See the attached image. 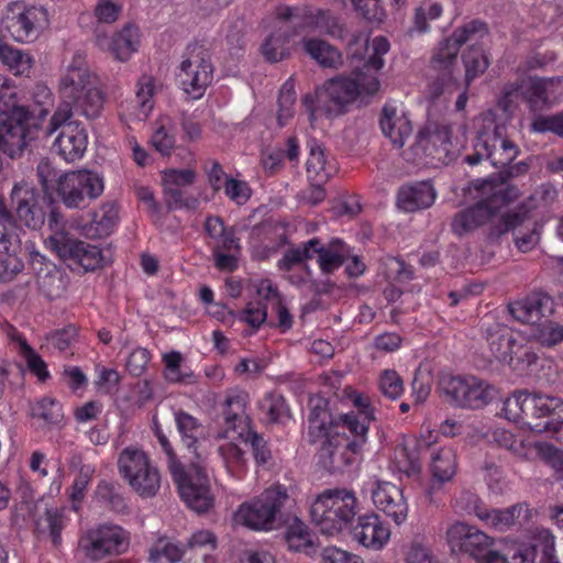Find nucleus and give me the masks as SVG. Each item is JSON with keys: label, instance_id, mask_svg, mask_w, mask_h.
Here are the masks:
<instances>
[{"label": "nucleus", "instance_id": "nucleus-1", "mask_svg": "<svg viewBox=\"0 0 563 563\" xmlns=\"http://www.w3.org/2000/svg\"><path fill=\"white\" fill-rule=\"evenodd\" d=\"M390 44L384 36H376L371 42V53L362 68L353 71L354 77H335L316 89L314 95L307 93L302 103L310 112V119L318 114L327 118L339 117L346 112L358 96H372L379 90L380 82L377 71L384 67V55L389 52Z\"/></svg>", "mask_w": 563, "mask_h": 563}, {"label": "nucleus", "instance_id": "nucleus-2", "mask_svg": "<svg viewBox=\"0 0 563 563\" xmlns=\"http://www.w3.org/2000/svg\"><path fill=\"white\" fill-rule=\"evenodd\" d=\"M59 93L60 103L49 120L48 134L73 118L91 120L101 114L106 96L99 88L97 76L88 68L84 54H74L60 78Z\"/></svg>", "mask_w": 563, "mask_h": 563}, {"label": "nucleus", "instance_id": "nucleus-3", "mask_svg": "<svg viewBox=\"0 0 563 563\" xmlns=\"http://www.w3.org/2000/svg\"><path fill=\"white\" fill-rule=\"evenodd\" d=\"M15 96L8 79L0 76V151L12 159L23 155L41 126V117L18 106Z\"/></svg>", "mask_w": 563, "mask_h": 563}, {"label": "nucleus", "instance_id": "nucleus-4", "mask_svg": "<svg viewBox=\"0 0 563 563\" xmlns=\"http://www.w3.org/2000/svg\"><path fill=\"white\" fill-rule=\"evenodd\" d=\"M292 503L288 488L274 484L243 503L235 512V521L255 531L277 530L290 521L287 508Z\"/></svg>", "mask_w": 563, "mask_h": 563}, {"label": "nucleus", "instance_id": "nucleus-5", "mask_svg": "<svg viewBox=\"0 0 563 563\" xmlns=\"http://www.w3.org/2000/svg\"><path fill=\"white\" fill-rule=\"evenodd\" d=\"M474 187L482 192L483 198L454 216L451 227L459 236L482 227L500 208L514 202L520 196L516 186L495 184L493 179L475 180Z\"/></svg>", "mask_w": 563, "mask_h": 563}, {"label": "nucleus", "instance_id": "nucleus-6", "mask_svg": "<svg viewBox=\"0 0 563 563\" xmlns=\"http://www.w3.org/2000/svg\"><path fill=\"white\" fill-rule=\"evenodd\" d=\"M368 427L361 423L354 413H345L343 430L338 437L323 442L319 451V463L329 473L344 471L362 454L367 440Z\"/></svg>", "mask_w": 563, "mask_h": 563}, {"label": "nucleus", "instance_id": "nucleus-7", "mask_svg": "<svg viewBox=\"0 0 563 563\" xmlns=\"http://www.w3.org/2000/svg\"><path fill=\"white\" fill-rule=\"evenodd\" d=\"M357 500L346 489H325L317 496L310 508L312 522L324 534L334 536L351 529L356 516Z\"/></svg>", "mask_w": 563, "mask_h": 563}, {"label": "nucleus", "instance_id": "nucleus-8", "mask_svg": "<svg viewBox=\"0 0 563 563\" xmlns=\"http://www.w3.org/2000/svg\"><path fill=\"white\" fill-rule=\"evenodd\" d=\"M0 216L12 221L20 231L25 228L40 231L46 220L43 197L38 189L25 180L15 181L9 192V203L0 194Z\"/></svg>", "mask_w": 563, "mask_h": 563}, {"label": "nucleus", "instance_id": "nucleus-9", "mask_svg": "<svg viewBox=\"0 0 563 563\" xmlns=\"http://www.w3.org/2000/svg\"><path fill=\"white\" fill-rule=\"evenodd\" d=\"M451 135L452 129L448 123L428 121L410 147L408 161L432 167L448 165L455 157Z\"/></svg>", "mask_w": 563, "mask_h": 563}, {"label": "nucleus", "instance_id": "nucleus-10", "mask_svg": "<svg viewBox=\"0 0 563 563\" xmlns=\"http://www.w3.org/2000/svg\"><path fill=\"white\" fill-rule=\"evenodd\" d=\"M445 534L452 551L468 554L477 563H509L510 558L493 549L494 539L475 527L456 521Z\"/></svg>", "mask_w": 563, "mask_h": 563}, {"label": "nucleus", "instance_id": "nucleus-11", "mask_svg": "<svg viewBox=\"0 0 563 563\" xmlns=\"http://www.w3.org/2000/svg\"><path fill=\"white\" fill-rule=\"evenodd\" d=\"M118 468L133 490L141 497H154L161 487V474L146 453L136 448H125L119 455Z\"/></svg>", "mask_w": 563, "mask_h": 563}, {"label": "nucleus", "instance_id": "nucleus-12", "mask_svg": "<svg viewBox=\"0 0 563 563\" xmlns=\"http://www.w3.org/2000/svg\"><path fill=\"white\" fill-rule=\"evenodd\" d=\"M176 76L190 98H201L213 79V66L208 49L198 43L187 45Z\"/></svg>", "mask_w": 563, "mask_h": 563}, {"label": "nucleus", "instance_id": "nucleus-13", "mask_svg": "<svg viewBox=\"0 0 563 563\" xmlns=\"http://www.w3.org/2000/svg\"><path fill=\"white\" fill-rule=\"evenodd\" d=\"M439 385L446 399L462 408L481 409L497 395L493 385L475 376L445 375L441 377Z\"/></svg>", "mask_w": 563, "mask_h": 563}, {"label": "nucleus", "instance_id": "nucleus-14", "mask_svg": "<svg viewBox=\"0 0 563 563\" xmlns=\"http://www.w3.org/2000/svg\"><path fill=\"white\" fill-rule=\"evenodd\" d=\"M45 245L53 251L71 271L82 269L84 273L103 266L102 251L85 241L57 232L45 240Z\"/></svg>", "mask_w": 563, "mask_h": 563}, {"label": "nucleus", "instance_id": "nucleus-15", "mask_svg": "<svg viewBox=\"0 0 563 563\" xmlns=\"http://www.w3.org/2000/svg\"><path fill=\"white\" fill-rule=\"evenodd\" d=\"M104 189L102 177L91 170L66 173L57 179V195L67 208H82Z\"/></svg>", "mask_w": 563, "mask_h": 563}, {"label": "nucleus", "instance_id": "nucleus-16", "mask_svg": "<svg viewBox=\"0 0 563 563\" xmlns=\"http://www.w3.org/2000/svg\"><path fill=\"white\" fill-rule=\"evenodd\" d=\"M170 474L177 484L181 499L190 509L198 514L209 511L213 506L214 497L202 466L192 463L189 471H185L183 465L172 466Z\"/></svg>", "mask_w": 563, "mask_h": 563}, {"label": "nucleus", "instance_id": "nucleus-17", "mask_svg": "<svg viewBox=\"0 0 563 563\" xmlns=\"http://www.w3.org/2000/svg\"><path fill=\"white\" fill-rule=\"evenodd\" d=\"M129 532L119 526L100 525L79 539V550L91 561L120 555L129 548Z\"/></svg>", "mask_w": 563, "mask_h": 563}, {"label": "nucleus", "instance_id": "nucleus-18", "mask_svg": "<svg viewBox=\"0 0 563 563\" xmlns=\"http://www.w3.org/2000/svg\"><path fill=\"white\" fill-rule=\"evenodd\" d=\"M222 415L227 432L236 431L240 438H244L246 442L251 443L255 460L262 464L266 463L271 459V451L264 439L251 430L250 418L245 415V396L228 397Z\"/></svg>", "mask_w": 563, "mask_h": 563}, {"label": "nucleus", "instance_id": "nucleus-19", "mask_svg": "<svg viewBox=\"0 0 563 563\" xmlns=\"http://www.w3.org/2000/svg\"><path fill=\"white\" fill-rule=\"evenodd\" d=\"M26 250L31 267L36 276L38 292L49 301L60 298L68 287L66 273L36 251L33 243L27 244Z\"/></svg>", "mask_w": 563, "mask_h": 563}, {"label": "nucleus", "instance_id": "nucleus-20", "mask_svg": "<svg viewBox=\"0 0 563 563\" xmlns=\"http://www.w3.org/2000/svg\"><path fill=\"white\" fill-rule=\"evenodd\" d=\"M48 22L47 11L43 7L14 3L9 7L3 18L4 27L20 42L30 40L38 27Z\"/></svg>", "mask_w": 563, "mask_h": 563}, {"label": "nucleus", "instance_id": "nucleus-21", "mask_svg": "<svg viewBox=\"0 0 563 563\" xmlns=\"http://www.w3.org/2000/svg\"><path fill=\"white\" fill-rule=\"evenodd\" d=\"M563 422V400L555 396L532 393L529 429L547 433L551 439Z\"/></svg>", "mask_w": 563, "mask_h": 563}, {"label": "nucleus", "instance_id": "nucleus-22", "mask_svg": "<svg viewBox=\"0 0 563 563\" xmlns=\"http://www.w3.org/2000/svg\"><path fill=\"white\" fill-rule=\"evenodd\" d=\"M499 142V146L493 145L494 151L490 150L487 140L483 141L482 148L486 154V157L490 159L492 164L500 168L496 176H492L488 179H493L495 184H504V186H511L507 181L528 172L529 165L525 162H519L515 165L511 163L518 155V148L514 142L509 140H495Z\"/></svg>", "mask_w": 563, "mask_h": 563}, {"label": "nucleus", "instance_id": "nucleus-23", "mask_svg": "<svg viewBox=\"0 0 563 563\" xmlns=\"http://www.w3.org/2000/svg\"><path fill=\"white\" fill-rule=\"evenodd\" d=\"M196 172L190 168L164 172L163 187L168 209H195L198 206L197 198L184 197V188L192 185L196 181Z\"/></svg>", "mask_w": 563, "mask_h": 563}, {"label": "nucleus", "instance_id": "nucleus-24", "mask_svg": "<svg viewBox=\"0 0 563 563\" xmlns=\"http://www.w3.org/2000/svg\"><path fill=\"white\" fill-rule=\"evenodd\" d=\"M553 299L543 291H533L508 306L510 314L531 327L548 319L553 312Z\"/></svg>", "mask_w": 563, "mask_h": 563}, {"label": "nucleus", "instance_id": "nucleus-25", "mask_svg": "<svg viewBox=\"0 0 563 563\" xmlns=\"http://www.w3.org/2000/svg\"><path fill=\"white\" fill-rule=\"evenodd\" d=\"M459 52L460 48L448 38L440 41L434 49L430 59V68L437 73V78L431 86L433 98L440 96L443 87L452 82Z\"/></svg>", "mask_w": 563, "mask_h": 563}, {"label": "nucleus", "instance_id": "nucleus-26", "mask_svg": "<svg viewBox=\"0 0 563 563\" xmlns=\"http://www.w3.org/2000/svg\"><path fill=\"white\" fill-rule=\"evenodd\" d=\"M375 506L390 517L397 525L404 522L408 515V505L402 490L389 482H377L372 490Z\"/></svg>", "mask_w": 563, "mask_h": 563}, {"label": "nucleus", "instance_id": "nucleus-27", "mask_svg": "<svg viewBox=\"0 0 563 563\" xmlns=\"http://www.w3.org/2000/svg\"><path fill=\"white\" fill-rule=\"evenodd\" d=\"M354 540L365 548L380 549L389 539L390 532L379 517L375 514H367L357 518L356 525H351L347 530Z\"/></svg>", "mask_w": 563, "mask_h": 563}, {"label": "nucleus", "instance_id": "nucleus-28", "mask_svg": "<svg viewBox=\"0 0 563 563\" xmlns=\"http://www.w3.org/2000/svg\"><path fill=\"white\" fill-rule=\"evenodd\" d=\"M60 133L56 137L53 147L67 162L80 158L87 148V134L77 124V120L62 124Z\"/></svg>", "mask_w": 563, "mask_h": 563}, {"label": "nucleus", "instance_id": "nucleus-29", "mask_svg": "<svg viewBox=\"0 0 563 563\" xmlns=\"http://www.w3.org/2000/svg\"><path fill=\"white\" fill-rule=\"evenodd\" d=\"M435 197L430 181L406 184L398 189L397 207L405 212H415L431 207Z\"/></svg>", "mask_w": 563, "mask_h": 563}, {"label": "nucleus", "instance_id": "nucleus-30", "mask_svg": "<svg viewBox=\"0 0 563 563\" xmlns=\"http://www.w3.org/2000/svg\"><path fill=\"white\" fill-rule=\"evenodd\" d=\"M379 125L384 135L398 148L404 146L406 139L412 133L410 119L391 104H385L382 109Z\"/></svg>", "mask_w": 563, "mask_h": 563}, {"label": "nucleus", "instance_id": "nucleus-31", "mask_svg": "<svg viewBox=\"0 0 563 563\" xmlns=\"http://www.w3.org/2000/svg\"><path fill=\"white\" fill-rule=\"evenodd\" d=\"M308 246L312 247V256L318 255L320 269L324 274L333 273L351 256L350 247L339 239L332 240L328 245H322L319 239L313 238L308 241Z\"/></svg>", "mask_w": 563, "mask_h": 563}, {"label": "nucleus", "instance_id": "nucleus-32", "mask_svg": "<svg viewBox=\"0 0 563 563\" xmlns=\"http://www.w3.org/2000/svg\"><path fill=\"white\" fill-rule=\"evenodd\" d=\"M540 538V543L515 551L509 563H560L554 553V537L544 530Z\"/></svg>", "mask_w": 563, "mask_h": 563}, {"label": "nucleus", "instance_id": "nucleus-33", "mask_svg": "<svg viewBox=\"0 0 563 563\" xmlns=\"http://www.w3.org/2000/svg\"><path fill=\"white\" fill-rule=\"evenodd\" d=\"M96 43L101 48L107 45L118 60L124 62L137 48L139 31L136 26L128 24L109 42L107 36L101 35L97 29Z\"/></svg>", "mask_w": 563, "mask_h": 563}, {"label": "nucleus", "instance_id": "nucleus-34", "mask_svg": "<svg viewBox=\"0 0 563 563\" xmlns=\"http://www.w3.org/2000/svg\"><path fill=\"white\" fill-rule=\"evenodd\" d=\"M119 214L114 203H103L99 210L91 213L90 223L86 224L85 234L90 239H101L110 235L117 224Z\"/></svg>", "mask_w": 563, "mask_h": 563}, {"label": "nucleus", "instance_id": "nucleus-35", "mask_svg": "<svg viewBox=\"0 0 563 563\" xmlns=\"http://www.w3.org/2000/svg\"><path fill=\"white\" fill-rule=\"evenodd\" d=\"M485 338L493 355L500 362L509 360V353L516 341L514 333L507 327L493 322L485 327Z\"/></svg>", "mask_w": 563, "mask_h": 563}, {"label": "nucleus", "instance_id": "nucleus-36", "mask_svg": "<svg viewBox=\"0 0 563 563\" xmlns=\"http://www.w3.org/2000/svg\"><path fill=\"white\" fill-rule=\"evenodd\" d=\"M305 53L323 68H338L342 64L341 53L320 38H302Z\"/></svg>", "mask_w": 563, "mask_h": 563}, {"label": "nucleus", "instance_id": "nucleus-37", "mask_svg": "<svg viewBox=\"0 0 563 563\" xmlns=\"http://www.w3.org/2000/svg\"><path fill=\"white\" fill-rule=\"evenodd\" d=\"M520 511L521 509L517 506L503 510L490 509L482 504H476L474 507L476 517L498 531H505L514 526L519 518Z\"/></svg>", "mask_w": 563, "mask_h": 563}, {"label": "nucleus", "instance_id": "nucleus-38", "mask_svg": "<svg viewBox=\"0 0 563 563\" xmlns=\"http://www.w3.org/2000/svg\"><path fill=\"white\" fill-rule=\"evenodd\" d=\"M532 394L525 390L515 391L506 398L503 407V415L509 421L522 423L529 428Z\"/></svg>", "mask_w": 563, "mask_h": 563}, {"label": "nucleus", "instance_id": "nucleus-39", "mask_svg": "<svg viewBox=\"0 0 563 563\" xmlns=\"http://www.w3.org/2000/svg\"><path fill=\"white\" fill-rule=\"evenodd\" d=\"M553 81L543 79H523V101L529 104L531 111H539L551 104L550 91L553 90Z\"/></svg>", "mask_w": 563, "mask_h": 563}, {"label": "nucleus", "instance_id": "nucleus-40", "mask_svg": "<svg viewBox=\"0 0 563 563\" xmlns=\"http://www.w3.org/2000/svg\"><path fill=\"white\" fill-rule=\"evenodd\" d=\"M30 415L34 419L42 420L43 428L48 430L58 427L64 419L62 405L49 397H44L33 404L30 408Z\"/></svg>", "mask_w": 563, "mask_h": 563}, {"label": "nucleus", "instance_id": "nucleus-41", "mask_svg": "<svg viewBox=\"0 0 563 563\" xmlns=\"http://www.w3.org/2000/svg\"><path fill=\"white\" fill-rule=\"evenodd\" d=\"M306 166L312 181L327 183L335 173V167L327 162L324 150L318 144L311 145Z\"/></svg>", "mask_w": 563, "mask_h": 563}, {"label": "nucleus", "instance_id": "nucleus-42", "mask_svg": "<svg viewBox=\"0 0 563 563\" xmlns=\"http://www.w3.org/2000/svg\"><path fill=\"white\" fill-rule=\"evenodd\" d=\"M462 60L465 68L464 80L467 88L474 79L487 70L489 59L482 47L472 45L462 54Z\"/></svg>", "mask_w": 563, "mask_h": 563}, {"label": "nucleus", "instance_id": "nucleus-43", "mask_svg": "<svg viewBox=\"0 0 563 563\" xmlns=\"http://www.w3.org/2000/svg\"><path fill=\"white\" fill-rule=\"evenodd\" d=\"M456 456L451 449H441L431 457V473L439 485L452 479L456 472Z\"/></svg>", "mask_w": 563, "mask_h": 563}, {"label": "nucleus", "instance_id": "nucleus-44", "mask_svg": "<svg viewBox=\"0 0 563 563\" xmlns=\"http://www.w3.org/2000/svg\"><path fill=\"white\" fill-rule=\"evenodd\" d=\"M290 519L292 521L288 525L285 532V540L289 549L308 552L309 549L313 548L312 533L307 525L296 516L290 517Z\"/></svg>", "mask_w": 563, "mask_h": 563}, {"label": "nucleus", "instance_id": "nucleus-45", "mask_svg": "<svg viewBox=\"0 0 563 563\" xmlns=\"http://www.w3.org/2000/svg\"><path fill=\"white\" fill-rule=\"evenodd\" d=\"M533 209L530 202H522L516 209L503 214L498 224L494 225L490 230V235L499 238L503 234L517 229L522 225L529 218V213Z\"/></svg>", "mask_w": 563, "mask_h": 563}, {"label": "nucleus", "instance_id": "nucleus-46", "mask_svg": "<svg viewBox=\"0 0 563 563\" xmlns=\"http://www.w3.org/2000/svg\"><path fill=\"white\" fill-rule=\"evenodd\" d=\"M175 421L184 444L188 449H194V453L198 456L196 444L203 432V427L195 417L181 410L175 413Z\"/></svg>", "mask_w": 563, "mask_h": 563}, {"label": "nucleus", "instance_id": "nucleus-47", "mask_svg": "<svg viewBox=\"0 0 563 563\" xmlns=\"http://www.w3.org/2000/svg\"><path fill=\"white\" fill-rule=\"evenodd\" d=\"M442 5L438 2L423 1L415 9L412 25L409 27V34L426 33L429 31V22L438 19L442 14Z\"/></svg>", "mask_w": 563, "mask_h": 563}, {"label": "nucleus", "instance_id": "nucleus-48", "mask_svg": "<svg viewBox=\"0 0 563 563\" xmlns=\"http://www.w3.org/2000/svg\"><path fill=\"white\" fill-rule=\"evenodd\" d=\"M530 336L543 346H554L563 341V325L548 318L531 327Z\"/></svg>", "mask_w": 563, "mask_h": 563}, {"label": "nucleus", "instance_id": "nucleus-49", "mask_svg": "<svg viewBox=\"0 0 563 563\" xmlns=\"http://www.w3.org/2000/svg\"><path fill=\"white\" fill-rule=\"evenodd\" d=\"M165 363V378L172 383L195 384L197 377L192 371H181L183 355L177 351H172L163 355Z\"/></svg>", "mask_w": 563, "mask_h": 563}, {"label": "nucleus", "instance_id": "nucleus-50", "mask_svg": "<svg viewBox=\"0 0 563 563\" xmlns=\"http://www.w3.org/2000/svg\"><path fill=\"white\" fill-rule=\"evenodd\" d=\"M64 527L63 512L55 509H46L45 514L35 521V530L40 534L48 533L54 545L60 542V531Z\"/></svg>", "mask_w": 563, "mask_h": 563}, {"label": "nucleus", "instance_id": "nucleus-51", "mask_svg": "<svg viewBox=\"0 0 563 563\" xmlns=\"http://www.w3.org/2000/svg\"><path fill=\"white\" fill-rule=\"evenodd\" d=\"M0 60L7 65L14 75H25L32 67V57L8 44H0Z\"/></svg>", "mask_w": 563, "mask_h": 563}, {"label": "nucleus", "instance_id": "nucleus-52", "mask_svg": "<svg viewBox=\"0 0 563 563\" xmlns=\"http://www.w3.org/2000/svg\"><path fill=\"white\" fill-rule=\"evenodd\" d=\"M487 33L488 29L484 22L479 20H472L462 26L456 27L451 36L446 38L461 48L462 45L482 38L487 35Z\"/></svg>", "mask_w": 563, "mask_h": 563}, {"label": "nucleus", "instance_id": "nucleus-53", "mask_svg": "<svg viewBox=\"0 0 563 563\" xmlns=\"http://www.w3.org/2000/svg\"><path fill=\"white\" fill-rule=\"evenodd\" d=\"M291 35L286 32L272 34L262 44V54L266 60L277 63L289 56V49L286 47Z\"/></svg>", "mask_w": 563, "mask_h": 563}, {"label": "nucleus", "instance_id": "nucleus-54", "mask_svg": "<svg viewBox=\"0 0 563 563\" xmlns=\"http://www.w3.org/2000/svg\"><path fill=\"white\" fill-rule=\"evenodd\" d=\"M310 406L311 410L308 421L328 422L332 426V431L339 435L340 430H343V418L345 415H341L334 419L328 409V400L322 397L311 398Z\"/></svg>", "mask_w": 563, "mask_h": 563}, {"label": "nucleus", "instance_id": "nucleus-55", "mask_svg": "<svg viewBox=\"0 0 563 563\" xmlns=\"http://www.w3.org/2000/svg\"><path fill=\"white\" fill-rule=\"evenodd\" d=\"M310 25L335 38H343L345 33L339 19L328 11H318L314 16H308V26Z\"/></svg>", "mask_w": 563, "mask_h": 563}, {"label": "nucleus", "instance_id": "nucleus-56", "mask_svg": "<svg viewBox=\"0 0 563 563\" xmlns=\"http://www.w3.org/2000/svg\"><path fill=\"white\" fill-rule=\"evenodd\" d=\"M0 216V254L12 255L21 246L20 229Z\"/></svg>", "mask_w": 563, "mask_h": 563}, {"label": "nucleus", "instance_id": "nucleus-57", "mask_svg": "<svg viewBox=\"0 0 563 563\" xmlns=\"http://www.w3.org/2000/svg\"><path fill=\"white\" fill-rule=\"evenodd\" d=\"M530 130L537 133H552L563 137V109L553 114H539L530 123Z\"/></svg>", "mask_w": 563, "mask_h": 563}, {"label": "nucleus", "instance_id": "nucleus-58", "mask_svg": "<svg viewBox=\"0 0 563 563\" xmlns=\"http://www.w3.org/2000/svg\"><path fill=\"white\" fill-rule=\"evenodd\" d=\"M354 10L368 23L380 24L386 19V12L380 0H350Z\"/></svg>", "mask_w": 563, "mask_h": 563}, {"label": "nucleus", "instance_id": "nucleus-59", "mask_svg": "<svg viewBox=\"0 0 563 563\" xmlns=\"http://www.w3.org/2000/svg\"><path fill=\"white\" fill-rule=\"evenodd\" d=\"M20 354L24 357L29 369L41 382L48 377L47 366L43 358L27 344L23 338L18 339Z\"/></svg>", "mask_w": 563, "mask_h": 563}, {"label": "nucleus", "instance_id": "nucleus-60", "mask_svg": "<svg viewBox=\"0 0 563 563\" xmlns=\"http://www.w3.org/2000/svg\"><path fill=\"white\" fill-rule=\"evenodd\" d=\"M183 555L184 549L166 539H159L150 552V559L155 563L161 562L163 559H165V563H175Z\"/></svg>", "mask_w": 563, "mask_h": 563}, {"label": "nucleus", "instance_id": "nucleus-61", "mask_svg": "<svg viewBox=\"0 0 563 563\" xmlns=\"http://www.w3.org/2000/svg\"><path fill=\"white\" fill-rule=\"evenodd\" d=\"M509 360H506L505 363L509 364L515 369L523 371L534 364L538 360V355L533 352V350L517 340L511 347V352L509 353Z\"/></svg>", "mask_w": 563, "mask_h": 563}, {"label": "nucleus", "instance_id": "nucleus-62", "mask_svg": "<svg viewBox=\"0 0 563 563\" xmlns=\"http://www.w3.org/2000/svg\"><path fill=\"white\" fill-rule=\"evenodd\" d=\"M523 79L506 84L498 99V107L506 113L512 112L517 102L519 100L523 101Z\"/></svg>", "mask_w": 563, "mask_h": 563}, {"label": "nucleus", "instance_id": "nucleus-63", "mask_svg": "<svg viewBox=\"0 0 563 563\" xmlns=\"http://www.w3.org/2000/svg\"><path fill=\"white\" fill-rule=\"evenodd\" d=\"M223 188L225 196L239 206L245 205L252 196L249 184L233 177H225Z\"/></svg>", "mask_w": 563, "mask_h": 563}, {"label": "nucleus", "instance_id": "nucleus-64", "mask_svg": "<svg viewBox=\"0 0 563 563\" xmlns=\"http://www.w3.org/2000/svg\"><path fill=\"white\" fill-rule=\"evenodd\" d=\"M100 498L114 511L124 512L128 508L124 497L118 492L114 485L102 482L98 486Z\"/></svg>", "mask_w": 563, "mask_h": 563}]
</instances>
